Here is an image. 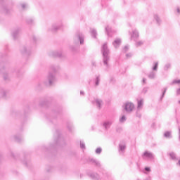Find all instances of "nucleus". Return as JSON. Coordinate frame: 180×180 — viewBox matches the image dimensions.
Wrapping results in <instances>:
<instances>
[{
  "mask_svg": "<svg viewBox=\"0 0 180 180\" xmlns=\"http://www.w3.org/2000/svg\"><path fill=\"white\" fill-rule=\"evenodd\" d=\"M124 108L127 112H131L134 109V105L133 103L128 102L125 103Z\"/></svg>",
  "mask_w": 180,
  "mask_h": 180,
  "instance_id": "obj_2",
  "label": "nucleus"
},
{
  "mask_svg": "<svg viewBox=\"0 0 180 180\" xmlns=\"http://www.w3.org/2000/svg\"><path fill=\"white\" fill-rule=\"evenodd\" d=\"M158 67V64L156 63V64L155 65L154 68H153V70H157Z\"/></svg>",
  "mask_w": 180,
  "mask_h": 180,
  "instance_id": "obj_22",
  "label": "nucleus"
},
{
  "mask_svg": "<svg viewBox=\"0 0 180 180\" xmlns=\"http://www.w3.org/2000/svg\"><path fill=\"white\" fill-rule=\"evenodd\" d=\"M145 171H147L148 172H150V171H151V169H150V167H146Z\"/></svg>",
  "mask_w": 180,
  "mask_h": 180,
  "instance_id": "obj_21",
  "label": "nucleus"
},
{
  "mask_svg": "<svg viewBox=\"0 0 180 180\" xmlns=\"http://www.w3.org/2000/svg\"><path fill=\"white\" fill-rule=\"evenodd\" d=\"M121 150H124L126 148V146H120Z\"/></svg>",
  "mask_w": 180,
  "mask_h": 180,
  "instance_id": "obj_23",
  "label": "nucleus"
},
{
  "mask_svg": "<svg viewBox=\"0 0 180 180\" xmlns=\"http://www.w3.org/2000/svg\"><path fill=\"white\" fill-rule=\"evenodd\" d=\"M15 141H20L22 140V138H20V136H15Z\"/></svg>",
  "mask_w": 180,
  "mask_h": 180,
  "instance_id": "obj_13",
  "label": "nucleus"
},
{
  "mask_svg": "<svg viewBox=\"0 0 180 180\" xmlns=\"http://www.w3.org/2000/svg\"><path fill=\"white\" fill-rule=\"evenodd\" d=\"M166 68H168V66H166Z\"/></svg>",
  "mask_w": 180,
  "mask_h": 180,
  "instance_id": "obj_28",
  "label": "nucleus"
},
{
  "mask_svg": "<svg viewBox=\"0 0 180 180\" xmlns=\"http://www.w3.org/2000/svg\"><path fill=\"white\" fill-rule=\"evenodd\" d=\"M20 51H21L22 54H26L28 53L27 48L26 46H22L20 49Z\"/></svg>",
  "mask_w": 180,
  "mask_h": 180,
  "instance_id": "obj_9",
  "label": "nucleus"
},
{
  "mask_svg": "<svg viewBox=\"0 0 180 180\" xmlns=\"http://www.w3.org/2000/svg\"><path fill=\"white\" fill-rule=\"evenodd\" d=\"M165 136H166V137H171V133L170 132H165Z\"/></svg>",
  "mask_w": 180,
  "mask_h": 180,
  "instance_id": "obj_15",
  "label": "nucleus"
},
{
  "mask_svg": "<svg viewBox=\"0 0 180 180\" xmlns=\"http://www.w3.org/2000/svg\"><path fill=\"white\" fill-rule=\"evenodd\" d=\"M99 84V82L98 81H97V82H96V85H98Z\"/></svg>",
  "mask_w": 180,
  "mask_h": 180,
  "instance_id": "obj_27",
  "label": "nucleus"
},
{
  "mask_svg": "<svg viewBox=\"0 0 180 180\" xmlns=\"http://www.w3.org/2000/svg\"><path fill=\"white\" fill-rule=\"evenodd\" d=\"M26 22L27 25H34V20L33 18H27Z\"/></svg>",
  "mask_w": 180,
  "mask_h": 180,
  "instance_id": "obj_8",
  "label": "nucleus"
},
{
  "mask_svg": "<svg viewBox=\"0 0 180 180\" xmlns=\"http://www.w3.org/2000/svg\"><path fill=\"white\" fill-rule=\"evenodd\" d=\"M33 39L34 41H36V37H33Z\"/></svg>",
  "mask_w": 180,
  "mask_h": 180,
  "instance_id": "obj_26",
  "label": "nucleus"
},
{
  "mask_svg": "<svg viewBox=\"0 0 180 180\" xmlns=\"http://www.w3.org/2000/svg\"><path fill=\"white\" fill-rule=\"evenodd\" d=\"M79 39L80 40V44H82L84 43V38L81 35H78Z\"/></svg>",
  "mask_w": 180,
  "mask_h": 180,
  "instance_id": "obj_12",
  "label": "nucleus"
},
{
  "mask_svg": "<svg viewBox=\"0 0 180 180\" xmlns=\"http://www.w3.org/2000/svg\"><path fill=\"white\" fill-rule=\"evenodd\" d=\"M143 100L138 101V108H141L143 106Z\"/></svg>",
  "mask_w": 180,
  "mask_h": 180,
  "instance_id": "obj_10",
  "label": "nucleus"
},
{
  "mask_svg": "<svg viewBox=\"0 0 180 180\" xmlns=\"http://www.w3.org/2000/svg\"><path fill=\"white\" fill-rule=\"evenodd\" d=\"M177 94H178L179 95H180V89H179L177 90Z\"/></svg>",
  "mask_w": 180,
  "mask_h": 180,
  "instance_id": "obj_24",
  "label": "nucleus"
},
{
  "mask_svg": "<svg viewBox=\"0 0 180 180\" xmlns=\"http://www.w3.org/2000/svg\"><path fill=\"white\" fill-rule=\"evenodd\" d=\"M50 57H63V53L58 51H52L49 53Z\"/></svg>",
  "mask_w": 180,
  "mask_h": 180,
  "instance_id": "obj_3",
  "label": "nucleus"
},
{
  "mask_svg": "<svg viewBox=\"0 0 180 180\" xmlns=\"http://www.w3.org/2000/svg\"><path fill=\"white\" fill-rule=\"evenodd\" d=\"M60 29V25H57V24H53L49 28V32H57Z\"/></svg>",
  "mask_w": 180,
  "mask_h": 180,
  "instance_id": "obj_4",
  "label": "nucleus"
},
{
  "mask_svg": "<svg viewBox=\"0 0 180 180\" xmlns=\"http://www.w3.org/2000/svg\"><path fill=\"white\" fill-rule=\"evenodd\" d=\"M19 33H20V29L18 28L15 30L12 34L13 39H18V36H19Z\"/></svg>",
  "mask_w": 180,
  "mask_h": 180,
  "instance_id": "obj_6",
  "label": "nucleus"
},
{
  "mask_svg": "<svg viewBox=\"0 0 180 180\" xmlns=\"http://www.w3.org/2000/svg\"><path fill=\"white\" fill-rule=\"evenodd\" d=\"M5 70V66H4V64L0 63V71H1V72Z\"/></svg>",
  "mask_w": 180,
  "mask_h": 180,
  "instance_id": "obj_11",
  "label": "nucleus"
},
{
  "mask_svg": "<svg viewBox=\"0 0 180 180\" xmlns=\"http://www.w3.org/2000/svg\"><path fill=\"white\" fill-rule=\"evenodd\" d=\"M81 148H85V146H84V144H82V145H81Z\"/></svg>",
  "mask_w": 180,
  "mask_h": 180,
  "instance_id": "obj_25",
  "label": "nucleus"
},
{
  "mask_svg": "<svg viewBox=\"0 0 180 180\" xmlns=\"http://www.w3.org/2000/svg\"><path fill=\"white\" fill-rule=\"evenodd\" d=\"M115 44H120V39H117L115 41Z\"/></svg>",
  "mask_w": 180,
  "mask_h": 180,
  "instance_id": "obj_19",
  "label": "nucleus"
},
{
  "mask_svg": "<svg viewBox=\"0 0 180 180\" xmlns=\"http://www.w3.org/2000/svg\"><path fill=\"white\" fill-rule=\"evenodd\" d=\"M0 96L3 99H8V91H6V90L1 89L0 91Z\"/></svg>",
  "mask_w": 180,
  "mask_h": 180,
  "instance_id": "obj_5",
  "label": "nucleus"
},
{
  "mask_svg": "<svg viewBox=\"0 0 180 180\" xmlns=\"http://www.w3.org/2000/svg\"><path fill=\"white\" fill-rule=\"evenodd\" d=\"M143 158H153V154L148 151H146L143 154Z\"/></svg>",
  "mask_w": 180,
  "mask_h": 180,
  "instance_id": "obj_7",
  "label": "nucleus"
},
{
  "mask_svg": "<svg viewBox=\"0 0 180 180\" xmlns=\"http://www.w3.org/2000/svg\"><path fill=\"white\" fill-rule=\"evenodd\" d=\"M101 152H102V149H101V148H97V149L96 150V153L97 154H101Z\"/></svg>",
  "mask_w": 180,
  "mask_h": 180,
  "instance_id": "obj_16",
  "label": "nucleus"
},
{
  "mask_svg": "<svg viewBox=\"0 0 180 180\" xmlns=\"http://www.w3.org/2000/svg\"><path fill=\"white\" fill-rule=\"evenodd\" d=\"M4 79H6V77H4Z\"/></svg>",
  "mask_w": 180,
  "mask_h": 180,
  "instance_id": "obj_29",
  "label": "nucleus"
},
{
  "mask_svg": "<svg viewBox=\"0 0 180 180\" xmlns=\"http://www.w3.org/2000/svg\"><path fill=\"white\" fill-rule=\"evenodd\" d=\"M51 71H53V72H56V69L55 66H51Z\"/></svg>",
  "mask_w": 180,
  "mask_h": 180,
  "instance_id": "obj_17",
  "label": "nucleus"
},
{
  "mask_svg": "<svg viewBox=\"0 0 180 180\" xmlns=\"http://www.w3.org/2000/svg\"><path fill=\"white\" fill-rule=\"evenodd\" d=\"M124 120H126V117L123 116V117L120 119V122H124Z\"/></svg>",
  "mask_w": 180,
  "mask_h": 180,
  "instance_id": "obj_20",
  "label": "nucleus"
},
{
  "mask_svg": "<svg viewBox=\"0 0 180 180\" xmlns=\"http://www.w3.org/2000/svg\"><path fill=\"white\" fill-rule=\"evenodd\" d=\"M47 81L48 82H45L46 85H47V86L53 85L54 84V82H56V75H54V73L50 72L47 77Z\"/></svg>",
  "mask_w": 180,
  "mask_h": 180,
  "instance_id": "obj_1",
  "label": "nucleus"
},
{
  "mask_svg": "<svg viewBox=\"0 0 180 180\" xmlns=\"http://www.w3.org/2000/svg\"><path fill=\"white\" fill-rule=\"evenodd\" d=\"M21 8H22V9H26V8H27V5L26 4H21Z\"/></svg>",
  "mask_w": 180,
  "mask_h": 180,
  "instance_id": "obj_14",
  "label": "nucleus"
},
{
  "mask_svg": "<svg viewBox=\"0 0 180 180\" xmlns=\"http://www.w3.org/2000/svg\"><path fill=\"white\" fill-rule=\"evenodd\" d=\"M173 84H180V79H176V80H174Z\"/></svg>",
  "mask_w": 180,
  "mask_h": 180,
  "instance_id": "obj_18",
  "label": "nucleus"
}]
</instances>
